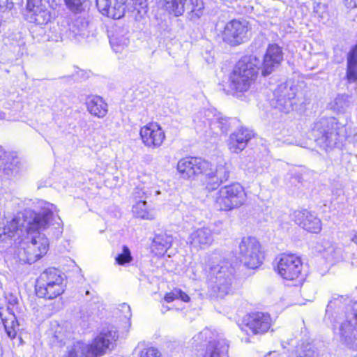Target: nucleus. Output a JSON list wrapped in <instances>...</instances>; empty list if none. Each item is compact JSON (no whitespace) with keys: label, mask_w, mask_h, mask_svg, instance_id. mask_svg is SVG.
Masks as SVG:
<instances>
[{"label":"nucleus","mask_w":357,"mask_h":357,"mask_svg":"<svg viewBox=\"0 0 357 357\" xmlns=\"http://www.w3.org/2000/svg\"><path fill=\"white\" fill-rule=\"evenodd\" d=\"M246 194L239 183H234L221 188L214 198L216 208L221 211H231L244 204Z\"/></svg>","instance_id":"423d86ee"},{"label":"nucleus","mask_w":357,"mask_h":357,"mask_svg":"<svg viewBox=\"0 0 357 357\" xmlns=\"http://www.w3.org/2000/svg\"><path fill=\"white\" fill-rule=\"evenodd\" d=\"M206 169L204 185L207 190L212 191L229 179L232 167L230 162L222 160L215 169L211 168V163L208 162V167Z\"/></svg>","instance_id":"1a4fd4ad"},{"label":"nucleus","mask_w":357,"mask_h":357,"mask_svg":"<svg viewBox=\"0 0 357 357\" xmlns=\"http://www.w3.org/2000/svg\"><path fill=\"white\" fill-rule=\"evenodd\" d=\"M326 258L328 259L337 261L342 259V249L335 245H331L326 249Z\"/></svg>","instance_id":"58836bf2"},{"label":"nucleus","mask_w":357,"mask_h":357,"mask_svg":"<svg viewBox=\"0 0 357 357\" xmlns=\"http://www.w3.org/2000/svg\"><path fill=\"white\" fill-rule=\"evenodd\" d=\"M0 158V171L7 176H12L17 172L19 159L13 153H6L2 150Z\"/></svg>","instance_id":"393cba45"},{"label":"nucleus","mask_w":357,"mask_h":357,"mask_svg":"<svg viewBox=\"0 0 357 357\" xmlns=\"http://www.w3.org/2000/svg\"><path fill=\"white\" fill-rule=\"evenodd\" d=\"M178 294L179 293L177 291V289H174L172 292L166 294L165 296V301H167V303H170L174 301L175 299H178Z\"/></svg>","instance_id":"49530a36"},{"label":"nucleus","mask_w":357,"mask_h":357,"mask_svg":"<svg viewBox=\"0 0 357 357\" xmlns=\"http://www.w3.org/2000/svg\"><path fill=\"white\" fill-rule=\"evenodd\" d=\"M191 10L188 13V18L193 22L198 20L204 14V3L202 0H190Z\"/></svg>","instance_id":"f704fd0d"},{"label":"nucleus","mask_w":357,"mask_h":357,"mask_svg":"<svg viewBox=\"0 0 357 357\" xmlns=\"http://www.w3.org/2000/svg\"><path fill=\"white\" fill-rule=\"evenodd\" d=\"M229 344L225 339L211 341L206 348L204 357H229Z\"/></svg>","instance_id":"b1692460"},{"label":"nucleus","mask_w":357,"mask_h":357,"mask_svg":"<svg viewBox=\"0 0 357 357\" xmlns=\"http://www.w3.org/2000/svg\"><path fill=\"white\" fill-rule=\"evenodd\" d=\"M132 211L135 217L141 219L153 220L155 218L153 208L148 205L145 199L137 201L132 206Z\"/></svg>","instance_id":"c756f323"},{"label":"nucleus","mask_w":357,"mask_h":357,"mask_svg":"<svg viewBox=\"0 0 357 357\" xmlns=\"http://www.w3.org/2000/svg\"><path fill=\"white\" fill-rule=\"evenodd\" d=\"M347 77L350 82L357 80V49L354 47L348 54Z\"/></svg>","instance_id":"2f4dec72"},{"label":"nucleus","mask_w":357,"mask_h":357,"mask_svg":"<svg viewBox=\"0 0 357 357\" xmlns=\"http://www.w3.org/2000/svg\"><path fill=\"white\" fill-rule=\"evenodd\" d=\"M349 301V299L347 296H333L332 299L328 302V304L326 307V312L328 313L330 312H332L335 307H341L342 305H346L345 306V310H347V307L348 305L347 304V302ZM353 303H351L352 305ZM349 305H351V304H349Z\"/></svg>","instance_id":"c9c22d12"},{"label":"nucleus","mask_w":357,"mask_h":357,"mask_svg":"<svg viewBox=\"0 0 357 357\" xmlns=\"http://www.w3.org/2000/svg\"><path fill=\"white\" fill-rule=\"evenodd\" d=\"M118 336L113 331L102 332L91 344L77 342L68 347L63 357H97L103 354L116 340Z\"/></svg>","instance_id":"7ed1b4c3"},{"label":"nucleus","mask_w":357,"mask_h":357,"mask_svg":"<svg viewBox=\"0 0 357 357\" xmlns=\"http://www.w3.org/2000/svg\"><path fill=\"white\" fill-rule=\"evenodd\" d=\"M351 241L357 245V233L352 237Z\"/></svg>","instance_id":"603ef678"},{"label":"nucleus","mask_w":357,"mask_h":357,"mask_svg":"<svg viewBox=\"0 0 357 357\" xmlns=\"http://www.w3.org/2000/svg\"><path fill=\"white\" fill-rule=\"evenodd\" d=\"M139 135L143 144L151 149L159 148L165 139V132L156 123H149L142 127Z\"/></svg>","instance_id":"4468645a"},{"label":"nucleus","mask_w":357,"mask_h":357,"mask_svg":"<svg viewBox=\"0 0 357 357\" xmlns=\"http://www.w3.org/2000/svg\"><path fill=\"white\" fill-rule=\"evenodd\" d=\"M48 6L50 4L47 0H27L26 3V8L29 13Z\"/></svg>","instance_id":"a19ab883"},{"label":"nucleus","mask_w":357,"mask_h":357,"mask_svg":"<svg viewBox=\"0 0 357 357\" xmlns=\"http://www.w3.org/2000/svg\"><path fill=\"white\" fill-rule=\"evenodd\" d=\"M139 357H161V353L154 347H148L142 350Z\"/></svg>","instance_id":"37998d69"},{"label":"nucleus","mask_w":357,"mask_h":357,"mask_svg":"<svg viewBox=\"0 0 357 357\" xmlns=\"http://www.w3.org/2000/svg\"><path fill=\"white\" fill-rule=\"evenodd\" d=\"M153 192L155 193V195H158L160 194V191L159 190H153L152 188H149L148 186L143 185L142 187L137 186L135 189L134 196L135 199H139V200H142V199H148L150 197Z\"/></svg>","instance_id":"e433bc0d"},{"label":"nucleus","mask_w":357,"mask_h":357,"mask_svg":"<svg viewBox=\"0 0 357 357\" xmlns=\"http://www.w3.org/2000/svg\"><path fill=\"white\" fill-rule=\"evenodd\" d=\"M303 176L299 173H295L292 174L289 178V183L292 185L297 186L298 184H301L303 182Z\"/></svg>","instance_id":"a18cd8bd"},{"label":"nucleus","mask_w":357,"mask_h":357,"mask_svg":"<svg viewBox=\"0 0 357 357\" xmlns=\"http://www.w3.org/2000/svg\"><path fill=\"white\" fill-rule=\"evenodd\" d=\"M133 9L142 15L146 13L147 3L146 0H130Z\"/></svg>","instance_id":"79ce46f5"},{"label":"nucleus","mask_w":357,"mask_h":357,"mask_svg":"<svg viewBox=\"0 0 357 357\" xmlns=\"http://www.w3.org/2000/svg\"><path fill=\"white\" fill-rule=\"evenodd\" d=\"M109 43L116 52H121L124 48L128 47L130 40L125 34L116 32L109 38Z\"/></svg>","instance_id":"72a5a7b5"},{"label":"nucleus","mask_w":357,"mask_h":357,"mask_svg":"<svg viewBox=\"0 0 357 357\" xmlns=\"http://www.w3.org/2000/svg\"><path fill=\"white\" fill-rule=\"evenodd\" d=\"M338 323L335 333L349 348L357 351V302L347 307L344 315L339 317Z\"/></svg>","instance_id":"20e7f679"},{"label":"nucleus","mask_w":357,"mask_h":357,"mask_svg":"<svg viewBox=\"0 0 357 357\" xmlns=\"http://www.w3.org/2000/svg\"><path fill=\"white\" fill-rule=\"evenodd\" d=\"M248 22L246 20H234L226 24L222 38L226 43L236 46L245 42L248 38Z\"/></svg>","instance_id":"9d476101"},{"label":"nucleus","mask_w":357,"mask_h":357,"mask_svg":"<svg viewBox=\"0 0 357 357\" xmlns=\"http://www.w3.org/2000/svg\"><path fill=\"white\" fill-rule=\"evenodd\" d=\"M291 219L305 230L318 234L321 230V222L314 214L307 210H296L291 215Z\"/></svg>","instance_id":"2eb2a0df"},{"label":"nucleus","mask_w":357,"mask_h":357,"mask_svg":"<svg viewBox=\"0 0 357 357\" xmlns=\"http://www.w3.org/2000/svg\"><path fill=\"white\" fill-rule=\"evenodd\" d=\"M215 234L208 227L194 229L189 234L188 243L192 250H206L213 243Z\"/></svg>","instance_id":"ddd939ff"},{"label":"nucleus","mask_w":357,"mask_h":357,"mask_svg":"<svg viewBox=\"0 0 357 357\" xmlns=\"http://www.w3.org/2000/svg\"><path fill=\"white\" fill-rule=\"evenodd\" d=\"M187 0H162L165 10L175 17L181 16L185 12Z\"/></svg>","instance_id":"7c9ffc66"},{"label":"nucleus","mask_w":357,"mask_h":357,"mask_svg":"<svg viewBox=\"0 0 357 357\" xmlns=\"http://www.w3.org/2000/svg\"><path fill=\"white\" fill-rule=\"evenodd\" d=\"M56 206L45 202L41 210L36 213L32 222H26L23 215L13 218L3 228H0V240L6 241L14 238L20 239L19 246L14 252L15 259L21 264H31L44 255L49 248V241L46 236L35 230H47L49 235L59 238L63 233V222L60 217L55 214Z\"/></svg>","instance_id":"f257e3e1"},{"label":"nucleus","mask_w":357,"mask_h":357,"mask_svg":"<svg viewBox=\"0 0 357 357\" xmlns=\"http://www.w3.org/2000/svg\"><path fill=\"white\" fill-rule=\"evenodd\" d=\"M245 326L255 335L266 333L271 326V319L268 314L256 312L245 319Z\"/></svg>","instance_id":"6ab92c4d"},{"label":"nucleus","mask_w":357,"mask_h":357,"mask_svg":"<svg viewBox=\"0 0 357 357\" xmlns=\"http://www.w3.org/2000/svg\"><path fill=\"white\" fill-rule=\"evenodd\" d=\"M173 237L166 232L161 231L156 234L153 241V247L157 255H164L172 246Z\"/></svg>","instance_id":"c85d7f7f"},{"label":"nucleus","mask_w":357,"mask_h":357,"mask_svg":"<svg viewBox=\"0 0 357 357\" xmlns=\"http://www.w3.org/2000/svg\"><path fill=\"white\" fill-rule=\"evenodd\" d=\"M239 258L250 268L258 267L264 259L260 244L252 237L243 238L239 244Z\"/></svg>","instance_id":"6e6552de"},{"label":"nucleus","mask_w":357,"mask_h":357,"mask_svg":"<svg viewBox=\"0 0 357 357\" xmlns=\"http://www.w3.org/2000/svg\"><path fill=\"white\" fill-rule=\"evenodd\" d=\"M274 96L280 109L285 113L292 110L294 105L296 104L295 101L296 88L287 83L278 85L274 91Z\"/></svg>","instance_id":"dca6fc26"},{"label":"nucleus","mask_w":357,"mask_h":357,"mask_svg":"<svg viewBox=\"0 0 357 357\" xmlns=\"http://www.w3.org/2000/svg\"><path fill=\"white\" fill-rule=\"evenodd\" d=\"M260 61L254 55H245L237 62L229 75V89L234 95L248 91L258 74Z\"/></svg>","instance_id":"f03ea898"},{"label":"nucleus","mask_w":357,"mask_h":357,"mask_svg":"<svg viewBox=\"0 0 357 357\" xmlns=\"http://www.w3.org/2000/svg\"><path fill=\"white\" fill-rule=\"evenodd\" d=\"M221 130H222V132H226V131H227V128L226 127H224V126H221Z\"/></svg>","instance_id":"5fc2aeb1"},{"label":"nucleus","mask_w":357,"mask_h":357,"mask_svg":"<svg viewBox=\"0 0 357 357\" xmlns=\"http://www.w3.org/2000/svg\"><path fill=\"white\" fill-rule=\"evenodd\" d=\"M346 5L349 8H354L356 6V0H345Z\"/></svg>","instance_id":"3c124183"},{"label":"nucleus","mask_w":357,"mask_h":357,"mask_svg":"<svg viewBox=\"0 0 357 357\" xmlns=\"http://www.w3.org/2000/svg\"><path fill=\"white\" fill-rule=\"evenodd\" d=\"M207 333H208V331H204L199 333L198 335H195L193 337L194 340L197 341L201 339H203L204 337H206Z\"/></svg>","instance_id":"8fccbe9b"},{"label":"nucleus","mask_w":357,"mask_h":357,"mask_svg":"<svg viewBox=\"0 0 357 357\" xmlns=\"http://www.w3.org/2000/svg\"><path fill=\"white\" fill-rule=\"evenodd\" d=\"M351 97L347 94H338L328 104V108L337 114L347 112L352 105Z\"/></svg>","instance_id":"a878e982"},{"label":"nucleus","mask_w":357,"mask_h":357,"mask_svg":"<svg viewBox=\"0 0 357 357\" xmlns=\"http://www.w3.org/2000/svg\"><path fill=\"white\" fill-rule=\"evenodd\" d=\"M1 153H2V148H1V146H0V158H1V157H2V154H1Z\"/></svg>","instance_id":"4d7b16f0"},{"label":"nucleus","mask_w":357,"mask_h":357,"mask_svg":"<svg viewBox=\"0 0 357 357\" xmlns=\"http://www.w3.org/2000/svg\"><path fill=\"white\" fill-rule=\"evenodd\" d=\"M64 291V287L61 284L52 285L36 286V293L38 297L47 299H53Z\"/></svg>","instance_id":"cd10ccee"},{"label":"nucleus","mask_w":357,"mask_h":357,"mask_svg":"<svg viewBox=\"0 0 357 357\" xmlns=\"http://www.w3.org/2000/svg\"><path fill=\"white\" fill-rule=\"evenodd\" d=\"M30 20L39 25L47 24L52 19L50 6L30 13Z\"/></svg>","instance_id":"473e14b6"},{"label":"nucleus","mask_w":357,"mask_h":357,"mask_svg":"<svg viewBox=\"0 0 357 357\" xmlns=\"http://www.w3.org/2000/svg\"><path fill=\"white\" fill-rule=\"evenodd\" d=\"M232 275L233 268L228 261H222L210 267L209 280L219 296L222 297L230 291Z\"/></svg>","instance_id":"0eeeda50"},{"label":"nucleus","mask_w":357,"mask_h":357,"mask_svg":"<svg viewBox=\"0 0 357 357\" xmlns=\"http://www.w3.org/2000/svg\"><path fill=\"white\" fill-rule=\"evenodd\" d=\"M301 259L292 254H282L277 264L278 273L285 280H293L298 278L302 270Z\"/></svg>","instance_id":"9b49d317"},{"label":"nucleus","mask_w":357,"mask_h":357,"mask_svg":"<svg viewBox=\"0 0 357 357\" xmlns=\"http://www.w3.org/2000/svg\"><path fill=\"white\" fill-rule=\"evenodd\" d=\"M283 60L282 48L277 44L269 45L264 56L261 73L267 76L272 73L281 64Z\"/></svg>","instance_id":"f3484780"},{"label":"nucleus","mask_w":357,"mask_h":357,"mask_svg":"<svg viewBox=\"0 0 357 357\" xmlns=\"http://www.w3.org/2000/svg\"><path fill=\"white\" fill-rule=\"evenodd\" d=\"M121 310L124 311L126 313L125 314V317H127V318L130 317V316H131L130 307L128 304L123 303L121 305Z\"/></svg>","instance_id":"09e8293b"},{"label":"nucleus","mask_w":357,"mask_h":357,"mask_svg":"<svg viewBox=\"0 0 357 357\" xmlns=\"http://www.w3.org/2000/svg\"><path fill=\"white\" fill-rule=\"evenodd\" d=\"M115 260L119 265H125L132 260L130 251L126 245L123 246L122 252L115 257Z\"/></svg>","instance_id":"ea45409f"},{"label":"nucleus","mask_w":357,"mask_h":357,"mask_svg":"<svg viewBox=\"0 0 357 357\" xmlns=\"http://www.w3.org/2000/svg\"><path fill=\"white\" fill-rule=\"evenodd\" d=\"M208 161L201 158H185L181 159L177 169L183 178H192L199 174L204 175Z\"/></svg>","instance_id":"f8f14e48"},{"label":"nucleus","mask_w":357,"mask_h":357,"mask_svg":"<svg viewBox=\"0 0 357 357\" xmlns=\"http://www.w3.org/2000/svg\"><path fill=\"white\" fill-rule=\"evenodd\" d=\"M321 5H320V4L317 5V8H315V10H314V12H315V13H318L317 9L321 8Z\"/></svg>","instance_id":"864d4df0"},{"label":"nucleus","mask_w":357,"mask_h":357,"mask_svg":"<svg viewBox=\"0 0 357 357\" xmlns=\"http://www.w3.org/2000/svg\"><path fill=\"white\" fill-rule=\"evenodd\" d=\"M90 33L89 22L83 17L72 20L68 24L67 34L70 40L81 41Z\"/></svg>","instance_id":"4be33fe9"},{"label":"nucleus","mask_w":357,"mask_h":357,"mask_svg":"<svg viewBox=\"0 0 357 357\" xmlns=\"http://www.w3.org/2000/svg\"><path fill=\"white\" fill-rule=\"evenodd\" d=\"M66 5L73 11H77L86 0H63Z\"/></svg>","instance_id":"c03bdc74"},{"label":"nucleus","mask_w":357,"mask_h":357,"mask_svg":"<svg viewBox=\"0 0 357 357\" xmlns=\"http://www.w3.org/2000/svg\"><path fill=\"white\" fill-rule=\"evenodd\" d=\"M177 291L179 293L177 296L178 299H181L184 302H188L190 301V297L185 292L182 291L181 289H177Z\"/></svg>","instance_id":"de8ad7c7"},{"label":"nucleus","mask_w":357,"mask_h":357,"mask_svg":"<svg viewBox=\"0 0 357 357\" xmlns=\"http://www.w3.org/2000/svg\"><path fill=\"white\" fill-rule=\"evenodd\" d=\"M342 129L334 117L322 118L314 123L312 128L315 141L327 151L335 146L339 140L340 130Z\"/></svg>","instance_id":"39448f33"},{"label":"nucleus","mask_w":357,"mask_h":357,"mask_svg":"<svg viewBox=\"0 0 357 357\" xmlns=\"http://www.w3.org/2000/svg\"><path fill=\"white\" fill-rule=\"evenodd\" d=\"M63 279L59 271L54 268H50L43 271L37 280L36 286L52 285L53 284H61Z\"/></svg>","instance_id":"bb28decb"},{"label":"nucleus","mask_w":357,"mask_h":357,"mask_svg":"<svg viewBox=\"0 0 357 357\" xmlns=\"http://www.w3.org/2000/svg\"><path fill=\"white\" fill-rule=\"evenodd\" d=\"M6 299L8 304L6 312H8V316H4L3 312H0V316L8 336L10 339H14L19 330V324L14 314L15 307L18 303V299L13 294H10L6 297Z\"/></svg>","instance_id":"a211bd4d"},{"label":"nucleus","mask_w":357,"mask_h":357,"mask_svg":"<svg viewBox=\"0 0 357 357\" xmlns=\"http://www.w3.org/2000/svg\"><path fill=\"white\" fill-rule=\"evenodd\" d=\"M252 131L241 128L231 134L228 140V147L231 152L238 153L246 147L248 142L253 137Z\"/></svg>","instance_id":"412c9836"},{"label":"nucleus","mask_w":357,"mask_h":357,"mask_svg":"<svg viewBox=\"0 0 357 357\" xmlns=\"http://www.w3.org/2000/svg\"><path fill=\"white\" fill-rule=\"evenodd\" d=\"M296 357H317V353L312 344H303L297 347Z\"/></svg>","instance_id":"4c0bfd02"},{"label":"nucleus","mask_w":357,"mask_h":357,"mask_svg":"<svg viewBox=\"0 0 357 357\" xmlns=\"http://www.w3.org/2000/svg\"><path fill=\"white\" fill-rule=\"evenodd\" d=\"M127 1L96 0V6L103 15L112 19H119L124 15Z\"/></svg>","instance_id":"aec40b11"},{"label":"nucleus","mask_w":357,"mask_h":357,"mask_svg":"<svg viewBox=\"0 0 357 357\" xmlns=\"http://www.w3.org/2000/svg\"><path fill=\"white\" fill-rule=\"evenodd\" d=\"M85 294H86V296L90 295L91 294L90 291H89V290L86 291Z\"/></svg>","instance_id":"6e6d98bb"},{"label":"nucleus","mask_w":357,"mask_h":357,"mask_svg":"<svg viewBox=\"0 0 357 357\" xmlns=\"http://www.w3.org/2000/svg\"><path fill=\"white\" fill-rule=\"evenodd\" d=\"M86 105L89 112L95 116L103 118L107 114V104L100 96H89Z\"/></svg>","instance_id":"5701e85b"}]
</instances>
